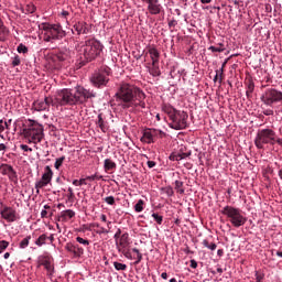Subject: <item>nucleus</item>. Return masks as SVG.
<instances>
[{
    "label": "nucleus",
    "instance_id": "f257e3e1",
    "mask_svg": "<svg viewBox=\"0 0 282 282\" xmlns=\"http://www.w3.org/2000/svg\"><path fill=\"white\" fill-rule=\"evenodd\" d=\"M115 98L121 109H147V95L133 84H119Z\"/></svg>",
    "mask_w": 282,
    "mask_h": 282
},
{
    "label": "nucleus",
    "instance_id": "f03ea898",
    "mask_svg": "<svg viewBox=\"0 0 282 282\" xmlns=\"http://www.w3.org/2000/svg\"><path fill=\"white\" fill-rule=\"evenodd\" d=\"M90 98H96V93L79 86L75 89L65 88L57 91L55 102L61 107H74V105H85Z\"/></svg>",
    "mask_w": 282,
    "mask_h": 282
},
{
    "label": "nucleus",
    "instance_id": "7ed1b4c3",
    "mask_svg": "<svg viewBox=\"0 0 282 282\" xmlns=\"http://www.w3.org/2000/svg\"><path fill=\"white\" fill-rule=\"evenodd\" d=\"M102 50H105V46L100 41L96 39L86 40L85 43H82L77 48L80 64L85 65L86 63L96 61V58L102 54Z\"/></svg>",
    "mask_w": 282,
    "mask_h": 282
},
{
    "label": "nucleus",
    "instance_id": "20e7f679",
    "mask_svg": "<svg viewBox=\"0 0 282 282\" xmlns=\"http://www.w3.org/2000/svg\"><path fill=\"white\" fill-rule=\"evenodd\" d=\"M164 113H166L171 120L170 127L171 129H175V131H182V129H186L188 127V113L185 111H180L172 106L164 105L162 107Z\"/></svg>",
    "mask_w": 282,
    "mask_h": 282
},
{
    "label": "nucleus",
    "instance_id": "39448f33",
    "mask_svg": "<svg viewBox=\"0 0 282 282\" xmlns=\"http://www.w3.org/2000/svg\"><path fill=\"white\" fill-rule=\"evenodd\" d=\"M221 215L227 217L234 228H241V226H246V221H248V218L241 214L240 208L230 205H227L221 209Z\"/></svg>",
    "mask_w": 282,
    "mask_h": 282
},
{
    "label": "nucleus",
    "instance_id": "423d86ee",
    "mask_svg": "<svg viewBox=\"0 0 282 282\" xmlns=\"http://www.w3.org/2000/svg\"><path fill=\"white\" fill-rule=\"evenodd\" d=\"M40 28L44 32V41L46 43H54V41L65 39V31L61 24L42 23Z\"/></svg>",
    "mask_w": 282,
    "mask_h": 282
},
{
    "label": "nucleus",
    "instance_id": "0eeeda50",
    "mask_svg": "<svg viewBox=\"0 0 282 282\" xmlns=\"http://www.w3.org/2000/svg\"><path fill=\"white\" fill-rule=\"evenodd\" d=\"M24 138L28 140L29 144H39L44 138L43 126L39 122L33 121L22 131Z\"/></svg>",
    "mask_w": 282,
    "mask_h": 282
},
{
    "label": "nucleus",
    "instance_id": "6e6552de",
    "mask_svg": "<svg viewBox=\"0 0 282 282\" xmlns=\"http://www.w3.org/2000/svg\"><path fill=\"white\" fill-rule=\"evenodd\" d=\"M276 139V132L272 129L258 130L254 138V144L257 149H264L265 144L274 147V140Z\"/></svg>",
    "mask_w": 282,
    "mask_h": 282
},
{
    "label": "nucleus",
    "instance_id": "1a4fd4ad",
    "mask_svg": "<svg viewBox=\"0 0 282 282\" xmlns=\"http://www.w3.org/2000/svg\"><path fill=\"white\" fill-rule=\"evenodd\" d=\"M111 74V68L104 67L98 72L94 73L90 77V83L94 87L100 89L101 87H107L109 83V76Z\"/></svg>",
    "mask_w": 282,
    "mask_h": 282
},
{
    "label": "nucleus",
    "instance_id": "9d476101",
    "mask_svg": "<svg viewBox=\"0 0 282 282\" xmlns=\"http://www.w3.org/2000/svg\"><path fill=\"white\" fill-rule=\"evenodd\" d=\"M260 100L267 105V107H272L275 102L282 101V91L276 88H269L262 94Z\"/></svg>",
    "mask_w": 282,
    "mask_h": 282
},
{
    "label": "nucleus",
    "instance_id": "9b49d317",
    "mask_svg": "<svg viewBox=\"0 0 282 282\" xmlns=\"http://www.w3.org/2000/svg\"><path fill=\"white\" fill-rule=\"evenodd\" d=\"M164 135H166V133L162 130L145 129L143 130V133L140 140L144 144H155V140H158V138H164Z\"/></svg>",
    "mask_w": 282,
    "mask_h": 282
},
{
    "label": "nucleus",
    "instance_id": "f8f14e48",
    "mask_svg": "<svg viewBox=\"0 0 282 282\" xmlns=\"http://www.w3.org/2000/svg\"><path fill=\"white\" fill-rule=\"evenodd\" d=\"M52 177H54V172L50 165H46L42 178L35 183V188H45L52 182Z\"/></svg>",
    "mask_w": 282,
    "mask_h": 282
},
{
    "label": "nucleus",
    "instance_id": "ddd939ff",
    "mask_svg": "<svg viewBox=\"0 0 282 282\" xmlns=\"http://www.w3.org/2000/svg\"><path fill=\"white\" fill-rule=\"evenodd\" d=\"M65 250L73 254L74 259H80V257L85 254V249H83V247L72 242L66 243Z\"/></svg>",
    "mask_w": 282,
    "mask_h": 282
},
{
    "label": "nucleus",
    "instance_id": "4468645a",
    "mask_svg": "<svg viewBox=\"0 0 282 282\" xmlns=\"http://www.w3.org/2000/svg\"><path fill=\"white\" fill-rule=\"evenodd\" d=\"M0 215L2 219H6V221L13 223L17 221V210L12 209V207H3L0 210Z\"/></svg>",
    "mask_w": 282,
    "mask_h": 282
},
{
    "label": "nucleus",
    "instance_id": "2eb2a0df",
    "mask_svg": "<svg viewBox=\"0 0 282 282\" xmlns=\"http://www.w3.org/2000/svg\"><path fill=\"white\" fill-rule=\"evenodd\" d=\"M50 105H52V98L45 97L44 100H37L33 104V109L35 111H45L50 109Z\"/></svg>",
    "mask_w": 282,
    "mask_h": 282
},
{
    "label": "nucleus",
    "instance_id": "dca6fc26",
    "mask_svg": "<svg viewBox=\"0 0 282 282\" xmlns=\"http://www.w3.org/2000/svg\"><path fill=\"white\" fill-rule=\"evenodd\" d=\"M74 30L78 35L80 34H89L91 26L85 21H78L74 24Z\"/></svg>",
    "mask_w": 282,
    "mask_h": 282
},
{
    "label": "nucleus",
    "instance_id": "f3484780",
    "mask_svg": "<svg viewBox=\"0 0 282 282\" xmlns=\"http://www.w3.org/2000/svg\"><path fill=\"white\" fill-rule=\"evenodd\" d=\"M148 12H150V14H160V12H162V4H160V0H151L148 3Z\"/></svg>",
    "mask_w": 282,
    "mask_h": 282
},
{
    "label": "nucleus",
    "instance_id": "a211bd4d",
    "mask_svg": "<svg viewBox=\"0 0 282 282\" xmlns=\"http://www.w3.org/2000/svg\"><path fill=\"white\" fill-rule=\"evenodd\" d=\"M72 50L64 47L56 55L55 58L63 63V61H67V58H72Z\"/></svg>",
    "mask_w": 282,
    "mask_h": 282
},
{
    "label": "nucleus",
    "instance_id": "6ab92c4d",
    "mask_svg": "<svg viewBox=\"0 0 282 282\" xmlns=\"http://www.w3.org/2000/svg\"><path fill=\"white\" fill-rule=\"evenodd\" d=\"M129 243V235L127 232L122 234L119 241H116L117 250L120 251V248H122V250L127 249Z\"/></svg>",
    "mask_w": 282,
    "mask_h": 282
},
{
    "label": "nucleus",
    "instance_id": "aec40b11",
    "mask_svg": "<svg viewBox=\"0 0 282 282\" xmlns=\"http://www.w3.org/2000/svg\"><path fill=\"white\" fill-rule=\"evenodd\" d=\"M74 217H76V212H74L73 209H66L61 212L57 221L67 223L68 219H74Z\"/></svg>",
    "mask_w": 282,
    "mask_h": 282
},
{
    "label": "nucleus",
    "instance_id": "412c9836",
    "mask_svg": "<svg viewBox=\"0 0 282 282\" xmlns=\"http://www.w3.org/2000/svg\"><path fill=\"white\" fill-rule=\"evenodd\" d=\"M98 120L96 121L97 127L101 129L102 133H107L109 131V123L105 121V118H102V113L98 115Z\"/></svg>",
    "mask_w": 282,
    "mask_h": 282
},
{
    "label": "nucleus",
    "instance_id": "4be33fe9",
    "mask_svg": "<svg viewBox=\"0 0 282 282\" xmlns=\"http://www.w3.org/2000/svg\"><path fill=\"white\" fill-rule=\"evenodd\" d=\"M148 54H150L152 63H160V51H158V48H149Z\"/></svg>",
    "mask_w": 282,
    "mask_h": 282
},
{
    "label": "nucleus",
    "instance_id": "5701e85b",
    "mask_svg": "<svg viewBox=\"0 0 282 282\" xmlns=\"http://www.w3.org/2000/svg\"><path fill=\"white\" fill-rule=\"evenodd\" d=\"M104 169L106 173H109V171H116V162L111 161L110 159H106L104 162Z\"/></svg>",
    "mask_w": 282,
    "mask_h": 282
},
{
    "label": "nucleus",
    "instance_id": "b1692460",
    "mask_svg": "<svg viewBox=\"0 0 282 282\" xmlns=\"http://www.w3.org/2000/svg\"><path fill=\"white\" fill-rule=\"evenodd\" d=\"M224 67H226V63L223 64L221 69L216 70V75L214 77V83H217L219 80V84L221 85L224 80Z\"/></svg>",
    "mask_w": 282,
    "mask_h": 282
},
{
    "label": "nucleus",
    "instance_id": "393cba45",
    "mask_svg": "<svg viewBox=\"0 0 282 282\" xmlns=\"http://www.w3.org/2000/svg\"><path fill=\"white\" fill-rule=\"evenodd\" d=\"M151 76H160V63H152V66L149 68Z\"/></svg>",
    "mask_w": 282,
    "mask_h": 282
},
{
    "label": "nucleus",
    "instance_id": "a878e982",
    "mask_svg": "<svg viewBox=\"0 0 282 282\" xmlns=\"http://www.w3.org/2000/svg\"><path fill=\"white\" fill-rule=\"evenodd\" d=\"M7 176L13 184H19V175L17 174V171H14V167L7 174Z\"/></svg>",
    "mask_w": 282,
    "mask_h": 282
},
{
    "label": "nucleus",
    "instance_id": "bb28decb",
    "mask_svg": "<svg viewBox=\"0 0 282 282\" xmlns=\"http://www.w3.org/2000/svg\"><path fill=\"white\" fill-rule=\"evenodd\" d=\"M12 165L2 163L0 165V173L1 175H9V173L12 171Z\"/></svg>",
    "mask_w": 282,
    "mask_h": 282
},
{
    "label": "nucleus",
    "instance_id": "cd10ccee",
    "mask_svg": "<svg viewBox=\"0 0 282 282\" xmlns=\"http://www.w3.org/2000/svg\"><path fill=\"white\" fill-rule=\"evenodd\" d=\"M253 91H254V82L249 80L247 84V90H246L247 98H252Z\"/></svg>",
    "mask_w": 282,
    "mask_h": 282
},
{
    "label": "nucleus",
    "instance_id": "c85d7f7f",
    "mask_svg": "<svg viewBox=\"0 0 282 282\" xmlns=\"http://www.w3.org/2000/svg\"><path fill=\"white\" fill-rule=\"evenodd\" d=\"M47 241V235L42 234L36 240H35V246H39V248H41V246H45V242Z\"/></svg>",
    "mask_w": 282,
    "mask_h": 282
},
{
    "label": "nucleus",
    "instance_id": "c756f323",
    "mask_svg": "<svg viewBox=\"0 0 282 282\" xmlns=\"http://www.w3.org/2000/svg\"><path fill=\"white\" fill-rule=\"evenodd\" d=\"M8 34H10V31L2 24V26H0V41H4Z\"/></svg>",
    "mask_w": 282,
    "mask_h": 282
},
{
    "label": "nucleus",
    "instance_id": "7c9ffc66",
    "mask_svg": "<svg viewBox=\"0 0 282 282\" xmlns=\"http://www.w3.org/2000/svg\"><path fill=\"white\" fill-rule=\"evenodd\" d=\"M203 246L208 248V250H217V245L215 242H209L207 239L203 240Z\"/></svg>",
    "mask_w": 282,
    "mask_h": 282
},
{
    "label": "nucleus",
    "instance_id": "2f4dec72",
    "mask_svg": "<svg viewBox=\"0 0 282 282\" xmlns=\"http://www.w3.org/2000/svg\"><path fill=\"white\" fill-rule=\"evenodd\" d=\"M30 239H32V236H26L21 242H20V248L22 250H25L30 246Z\"/></svg>",
    "mask_w": 282,
    "mask_h": 282
},
{
    "label": "nucleus",
    "instance_id": "473e14b6",
    "mask_svg": "<svg viewBox=\"0 0 282 282\" xmlns=\"http://www.w3.org/2000/svg\"><path fill=\"white\" fill-rule=\"evenodd\" d=\"M135 213H142L144 210V200L139 199L138 203L134 205Z\"/></svg>",
    "mask_w": 282,
    "mask_h": 282
},
{
    "label": "nucleus",
    "instance_id": "72a5a7b5",
    "mask_svg": "<svg viewBox=\"0 0 282 282\" xmlns=\"http://www.w3.org/2000/svg\"><path fill=\"white\" fill-rule=\"evenodd\" d=\"M183 186L184 182L175 181V189L177 191V193H180V195H184V188H182Z\"/></svg>",
    "mask_w": 282,
    "mask_h": 282
},
{
    "label": "nucleus",
    "instance_id": "f704fd0d",
    "mask_svg": "<svg viewBox=\"0 0 282 282\" xmlns=\"http://www.w3.org/2000/svg\"><path fill=\"white\" fill-rule=\"evenodd\" d=\"M42 265L47 270V272H54V265H52V262L50 260H44L42 262Z\"/></svg>",
    "mask_w": 282,
    "mask_h": 282
},
{
    "label": "nucleus",
    "instance_id": "c9c22d12",
    "mask_svg": "<svg viewBox=\"0 0 282 282\" xmlns=\"http://www.w3.org/2000/svg\"><path fill=\"white\" fill-rule=\"evenodd\" d=\"M64 162H65V156H61V158L56 159L55 164H54L56 171H58V169H61L63 166Z\"/></svg>",
    "mask_w": 282,
    "mask_h": 282
},
{
    "label": "nucleus",
    "instance_id": "e433bc0d",
    "mask_svg": "<svg viewBox=\"0 0 282 282\" xmlns=\"http://www.w3.org/2000/svg\"><path fill=\"white\" fill-rule=\"evenodd\" d=\"M152 217H153L154 221H156V224H159V226H162V221H164V217L163 216L153 213Z\"/></svg>",
    "mask_w": 282,
    "mask_h": 282
},
{
    "label": "nucleus",
    "instance_id": "4c0bfd02",
    "mask_svg": "<svg viewBox=\"0 0 282 282\" xmlns=\"http://www.w3.org/2000/svg\"><path fill=\"white\" fill-rule=\"evenodd\" d=\"M113 265H115V270H118V271L127 270V264H124V263L113 262Z\"/></svg>",
    "mask_w": 282,
    "mask_h": 282
},
{
    "label": "nucleus",
    "instance_id": "58836bf2",
    "mask_svg": "<svg viewBox=\"0 0 282 282\" xmlns=\"http://www.w3.org/2000/svg\"><path fill=\"white\" fill-rule=\"evenodd\" d=\"M25 10L28 14H34L36 12V7L33 3H31L25 7Z\"/></svg>",
    "mask_w": 282,
    "mask_h": 282
},
{
    "label": "nucleus",
    "instance_id": "ea45409f",
    "mask_svg": "<svg viewBox=\"0 0 282 282\" xmlns=\"http://www.w3.org/2000/svg\"><path fill=\"white\" fill-rule=\"evenodd\" d=\"M104 200L109 206H115L116 205V198L113 196H107L106 198H104Z\"/></svg>",
    "mask_w": 282,
    "mask_h": 282
},
{
    "label": "nucleus",
    "instance_id": "a19ab883",
    "mask_svg": "<svg viewBox=\"0 0 282 282\" xmlns=\"http://www.w3.org/2000/svg\"><path fill=\"white\" fill-rule=\"evenodd\" d=\"M86 180L88 182H95V180H102V175H98V173L90 175V176H86Z\"/></svg>",
    "mask_w": 282,
    "mask_h": 282
},
{
    "label": "nucleus",
    "instance_id": "79ce46f5",
    "mask_svg": "<svg viewBox=\"0 0 282 282\" xmlns=\"http://www.w3.org/2000/svg\"><path fill=\"white\" fill-rule=\"evenodd\" d=\"M11 65L12 67H19V65H21V57H19V55H15L12 59Z\"/></svg>",
    "mask_w": 282,
    "mask_h": 282
},
{
    "label": "nucleus",
    "instance_id": "37998d69",
    "mask_svg": "<svg viewBox=\"0 0 282 282\" xmlns=\"http://www.w3.org/2000/svg\"><path fill=\"white\" fill-rule=\"evenodd\" d=\"M219 46H210L209 50L210 52H224V50H226L224 47V44H218Z\"/></svg>",
    "mask_w": 282,
    "mask_h": 282
},
{
    "label": "nucleus",
    "instance_id": "c03bdc74",
    "mask_svg": "<svg viewBox=\"0 0 282 282\" xmlns=\"http://www.w3.org/2000/svg\"><path fill=\"white\" fill-rule=\"evenodd\" d=\"M76 195L74 194V189L72 187H68V194H67V199L68 202H74Z\"/></svg>",
    "mask_w": 282,
    "mask_h": 282
},
{
    "label": "nucleus",
    "instance_id": "a18cd8bd",
    "mask_svg": "<svg viewBox=\"0 0 282 282\" xmlns=\"http://www.w3.org/2000/svg\"><path fill=\"white\" fill-rule=\"evenodd\" d=\"M18 52L19 54H28V46H25L24 44H19L18 46Z\"/></svg>",
    "mask_w": 282,
    "mask_h": 282
},
{
    "label": "nucleus",
    "instance_id": "49530a36",
    "mask_svg": "<svg viewBox=\"0 0 282 282\" xmlns=\"http://www.w3.org/2000/svg\"><path fill=\"white\" fill-rule=\"evenodd\" d=\"M8 246H10V242L2 240L0 241V254L1 252H3V250H6L8 248Z\"/></svg>",
    "mask_w": 282,
    "mask_h": 282
},
{
    "label": "nucleus",
    "instance_id": "de8ad7c7",
    "mask_svg": "<svg viewBox=\"0 0 282 282\" xmlns=\"http://www.w3.org/2000/svg\"><path fill=\"white\" fill-rule=\"evenodd\" d=\"M76 242H77V243H82V246H89V240L84 239V238H82V237H77V238H76Z\"/></svg>",
    "mask_w": 282,
    "mask_h": 282
},
{
    "label": "nucleus",
    "instance_id": "09e8293b",
    "mask_svg": "<svg viewBox=\"0 0 282 282\" xmlns=\"http://www.w3.org/2000/svg\"><path fill=\"white\" fill-rule=\"evenodd\" d=\"M119 252H122L126 259H131V252L127 251V249L119 248Z\"/></svg>",
    "mask_w": 282,
    "mask_h": 282
},
{
    "label": "nucleus",
    "instance_id": "8fccbe9b",
    "mask_svg": "<svg viewBox=\"0 0 282 282\" xmlns=\"http://www.w3.org/2000/svg\"><path fill=\"white\" fill-rule=\"evenodd\" d=\"M59 17H61L62 19H66V20H67V17H69V10L63 9V10L61 11V13H59Z\"/></svg>",
    "mask_w": 282,
    "mask_h": 282
},
{
    "label": "nucleus",
    "instance_id": "3c124183",
    "mask_svg": "<svg viewBox=\"0 0 282 282\" xmlns=\"http://www.w3.org/2000/svg\"><path fill=\"white\" fill-rule=\"evenodd\" d=\"M122 237V230L118 229L113 236V239H116V241H118V239H120Z\"/></svg>",
    "mask_w": 282,
    "mask_h": 282
},
{
    "label": "nucleus",
    "instance_id": "603ef678",
    "mask_svg": "<svg viewBox=\"0 0 282 282\" xmlns=\"http://www.w3.org/2000/svg\"><path fill=\"white\" fill-rule=\"evenodd\" d=\"M98 235H109V230L105 229V227H99V231H97Z\"/></svg>",
    "mask_w": 282,
    "mask_h": 282
},
{
    "label": "nucleus",
    "instance_id": "864d4df0",
    "mask_svg": "<svg viewBox=\"0 0 282 282\" xmlns=\"http://www.w3.org/2000/svg\"><path fill=\"white\" fill-rule=\"evenodd\" d=\"M180 153H181V158L183 160H186V158H191V151H188V152H180Z\"/></svg>",
    "mask_w": 282,
    "mask_h": 282
},
{
    "label": "nucleus",
    "instance_id": "5fc2aeb1",
    "mask_svg": "<svg viewBox=\"0 0 282 282\" xmlns=\"http://www.w3.org/2000/svg\"><path fill=\"white\" fill-rule=\"evenodd\" d=\"M263 115L264 116H274V110H272V109L263 110Z\"/></svg>",
    "mask_w": 282,
    "mask_h": 282
},
{
    "label": "nucleus",
    "instance_id": "6e6d98bb",
    "mask_svg": "<svg viewBox=\"0 0 282 282\" xmlns=\"http://www.w3.org/2000/svg\"><path fill=\"white\" fill-rule=\"evenodd\" d=\"M20 149H22V151H25V152H28V151L32 152V148H30V147H28L25 144H21Z\"/></svg>",
    "mask_w": 282,
    "mask_h": 282
},
{
    "label": "nucleus",
    "instance_id": "4d7b16f0",
    "mask_svg": "<svg viewBox=\"0 0 282 282\" xmlns=\"http://www.w3.org/2000/svg\"><path fill=\"white\" fill-rule=\"evenodd\" d=\"M274 144H279L280 147H282V139L279 138V135H276V134H275Z\"/></svg>",
    "mask_w": 282,
    "mask_h": 282
},
{
    "label": "nucleus",
    "instance_id": "13d9d810",
    "mask_svg": "<svg viewBox=\"0 0 282 282\" xmlns=\"http://www.w3.org/2000/svg\"><path fill=\"white\" fill-rule=\"evenodd\" d=\"M158 163H155V161H148V167L149 169H154V166H156Z\"/></svg>",
    "mask_w": 282,
    "mask_h": 282
},
{
    "label": "nucleus",
    "instance_id": "bf43d9fd",
    "mask_svg": "<svg viewBox=\"0 0 282 282\" xmlns=\"http://www.w3.org/2000/svg\"><path fill=\"white\" fill-rule=\"evenodd\" d=\"M189 263H191L189 267L193 268V270L197 269V261L191 260Z\"/></svg>",
    "mask_w": 282,
    "mask_h": 282
},
{
    "label": "nucleus",
    "instance_id": "052dcab7",
    "mask_svg": "<svg viewBox=\"0 0 282 282\" xmlns=\"http://www.w3.org/2000/svg\"><path fill=\"white\" fill-rule=\"evenodd\" d=\"M142 261V253H139V256H137V261L134 262V265H138V263H140Z\"/></svg>",
    "mask_w": 282,
    "mask_h": 282
},
{
    "label": "nucleus",
    "instance_id": "680f3d73",
    "mask_svg": "<svg viewBox=\"0 0 282 282\" xmlns=\"http://www.w3.org/2000/svg\"><path fill=\"white\" fill-rule=\"evenodd\" d=\"M170 160H171L172 162H177L176 153H172V154L170 155Z\"/></svg>",
    "mask_w": 282,
    "mask_h": 282
},
{
    "label": "nucleus",
    "instance_id": "e2e57ef3",
    "mask_svg": "<svg viewBox=\"0 0 282 282\" xmlns=\"http://www.w3.org/2000/svg\"><path fill=\"white\" fill-rule=\"evenodd\" d=\"M47 210L46 209H43L42 212H41V217H42V219H45V218H47Z\"/></svg>",
    "mask_w": 282,
    "mask_h": 282
},
{
    "label": "nucleus",
    "instance_id": "0e129e2a",
    "mask_svg": "<svg viewBox=\"0 0 282 282\" xmlns=\"http://www.w3.org/2000/svg\"><path fill=\"white\" fill-rule=\"evenodd\" d=\"M175 25H177L176 20H172V21L169 22V28H175Z\"/></svg>",
    "mask_w": 282,
    "mask_h": 282
},
{
    "label": "nucleus",
    "instance_id": "69168bd1",
    "mask_svg": "<svg viewBox=\"0 0 282 282\" xmlns=\"http://www.w3.org/2000/svg\"><path fill=\"white\" fill-rule=\"evenodd\" d=\"M8 148L6 147V144H3V143H0V153H6V150H7Z\"/></svg>",
    "mask_w": 282,
    "mask_h": 282
},
{
    "label": "nucleus",
    "instance_id": "338daca9",
    "mask_svg": "<svg viewBox=\"0 0 282 282\" xmlns=\"http://www.w3.org/2000/svg\"><path fill=\"white\" fill-rule=\"evenodd\" d=\"M86 181H87V178H80L79 180V186H83V184L86 185L87 184Z\"/></svg>",
    "mask_w": 282,
    "mask_h": 282
},
{
    "label": "nucleus",
    "instance_id": "774afa93",
    "mask_svg": "<svg viewBox=\"0 0 282 282\" xmlns=\"http://www.w3.org/2000/svg\"><path fill=\"white\" fill-rule=\"evenodd\" d=\"M161 278H163L164 280H166V279H169V274H167L166 272H163V273L161 274Z\"/></svg>",
    "mask_w": 282,
    "mask_h": 282
}]
</instances>
